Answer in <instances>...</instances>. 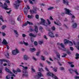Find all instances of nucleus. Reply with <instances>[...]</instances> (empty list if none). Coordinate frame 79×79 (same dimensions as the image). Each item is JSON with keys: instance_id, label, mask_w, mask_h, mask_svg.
Listing matches in <instances>:
<instances>
[{"instance_id": "f257e3e1", "label": "nucleus", "mask_w": 79, "mask_h": 79, "mask_svg": "<svg viewBox=\"0 0 79 79\" xmlns=\"http://www.w3.org/2000/svg\"><path fill=\"white\" fill-rule=\"evenodd\" d=\"M28 68V67H24L23 66V77H27L28 76V73L27 72V69Z\"/></svg>"}, {"instance_id": "f03ea898", "label": "nucleus", "mask_w": 79, "mask_h": 79, "mask_svg": "<svg viewBox=\"0 0 79 79\" xmlns=\"http://www.w3.org/2000/svg\"><path fill=\"white\" fill-rule=\"evenodd\" d=\"M22 2V1L19 0H17V1L15 2L14 5L16 9H18V7L20 5V3Z\"/></svg>"}, {"instance_id": "7ed1b4c3", "label": "nucleus", "mask_w": 79, "mask_h": 79, "mask_svg": "<svg viewBox=\"0 0 79 79\" xmlns=\"http://www.w3.org/2000/svg\"><path fill=\"white\" fill-rule=\"evenodd\" d=\"M40 19L41 22L40 23V24H42V25L46 27L48 26V24L47 23H46V21H45V20L42 18H40Z\"/></svg>"}, {"instance_id": "20e7f679", "label": "nucleus", "mask_w": 79, "mask_h": 79, "mask_svg": "<svg viewBox=\"0 0 79 79\" xmlns=\"http://www.w3.org/2000/svg\"><path fill=\"white\" fill-rule=\"evenodd\" d=\"M0 6L2 7V8H4L5 9V10H9L8 8V6H7V4L6 3H4V5H3L2 3L0 2Z\"/></svg>"}, {"instance_id": "39448f33", "label": "nucleus", "mask_w": 79, "mask_h": 79, "mask_svg": "<svg viewBox=\"0 0 79 79\" xmlns=\"http://www.w3.org/2000/svg\"><path fill=\"white\" fill-rule=\"evenodd\" d=\"M64 10L65 11V13L66 14H67V15H72V14L70 13V12H71V11L70 10L66 8H65Z\"/></svg>"}, {"instance_id": "423d86ee", "label": "nucleus", "mask_w": 79, "mask_h": 79, "mask_svg": "<svg viewBox=\"0 0 79 79\" xmlns=\"http://www.w3.org/2000/svg\"><path fill=\"white\" fill-rule=\"evenodd\" d=\"M19 53V50L17 49L12 51V55H17Z\"/></svg>"}, {"instance_id": "0eeeda50", "label": "nucleus", "mask_w": 79, "mask_h": 79, "mask_svg": "<svg viewBox=\"0 0 79 79\" xmlns=\"http://www.w3.org/2000/svg\"><path fill=\"white\" fill-rule=\"evenodd\" d=\"M37 8L35 7L33 9V10H30V13H31V14H33V13H36V11H37Z\"/></svg>"}, {"instance_id": "6e6552de", "label": "nucleus", "mask_w": 79, "mask_h": 79, "mask_svg": "<svg viewBox=\"0 0 79 79\" xmlns=\"http://www.w3.org/2000/svg\"><path fill=\"white\" fill-rule=\"evenodd\" d=\"M5 70L6 71H7V73H10V74H11V76H12L15 77V74L12 73H11V72L8 69H7V68H6L5 69Z\"/></svg>"}, {"instance_id": "1a4fd4ad", "label": "nucleus", "mask_w": 79, "mask_h": 79, "mask_svg": "<svg viewBox=\"0 0 79 79\" xmlns=\"http://www.w3.org/2000/svg\"><path fill=\"white\" fill-rule=\"evenodd\" d=\"M21 70L19 69H17V71L14 70H13V73H14L15 74H17V72L18 73H20L21 72Z\"/></svg>"}, {"instance_id": "9d476101", "label": "nucleus", "mask_w": 79, "mask_h": 79, "mask_svg": "<svg viewBox=\"0 0 79 79\" xmlns=\"http://www.w3.org/2000/svg\"><path fill=\"white\" fill-rule=\"evenodd\" d=\"M48 35L50 36V37H55V36H54L53 33L52 32H49Z\"/></svg>"}, {"instance_id": "9b49d317", "label": "nucleus", "mask_w": 79, "mask_h": 79, "mask_svg": "<svg viewBox=\"0 0 79 79\" xmlns=\"http://www.w3.org/2000/svg\"><path fill=\"white\" fill-rule=\"evenodd\" d=\"M1 64H2V62L3 61L4 62H6V63H9V60L5 59H1L0 60Z\"/></svg>"}, {"instance_id": "f8f14e48", "label": "nucleus", "mask_w": 79, "mask_h": 79, "mask_svg": "<svg viewBox=\"0 0 79 79\" xmlns=\"http://www.w3.org/2000/svg\"><path fill=\"white\" fill-rule=\"evenodd\" d=\"M14 32L16 37H18V36L19 35V34H18V31H17V30H14Z\"/></svg>"}, {"instance_id": "ddd939ff", "label": "nucleus", "mask_w": 79, "mask_h": 79, "mask_svg": "<svg viewBox=\"0 0 79 79\" xmlns=\"http://www.w3.org/2000/svg\"><path fill=\"white\" fill-rule=\"evenodd\" d=\"M77 23H74L72 26V28H76L77 27Z\"/></svg>"}, {"instance_id": "4468645a", "label": "nucleus", "mask_w": 79, "mask_h": 79, "mask_svg": "<svg viewBox=\"0 0 79 79\" xmlns=\"http://www.w3.org/2000/svg\"><path fill=\"white\" fill-rule=\"evenodd\" d=\"M27 17L28 18H29V19H32L34 18V15H27Z\"/></svg>"}, {"instance_id": "2eb2a0df", "label": "nucleus", "mask_w": 79, "mask_h": 79, "mask_svg": "<svg viewBox=\"0 0 79 79\" xmlns=\"http://www.w3.org/2000/svg\"><path fill=\"white\" fill-rule=\"evenodd\" d=\"M2 43V44H4V45H6L8 44V43H7V42L6 41V40H5V39L3 40Z\"/></svg>"}, {"instance_id": "dca6fc26", "label": "nucleus", "mask_w": 79, "mask_h": 79, "mask_svg": "<svg viewBox=\"0 0 79 79\" xmlns=\"http://www.w3.org/2000/svg\"><path fill=\"white\" fill-rule=\"evenodd\" d=\"M42 76V73H41L40 72H39L38 73V78H39V77H41Z\"/></svg>"}, {"instance_id": "f3484780", "label": "nucleus", "mask_w": 79, "mask_h": 79, "mask_svg": "<svg viewBox=\"0 0 79 79\" xmlns=\"http://www.w3.org/2000/svg\"><path fill=\"white\" fill-rule=\"evenodd\" d=\"M63 2L66 5H68V1L67 0H63Z\"/></svg>"}, {"instance_id": "a211bd4d", "label": "nucleus", "mask_w": 79, "mask_h": 79, "mask_svg": "<svg viewBox=\"0 0 79 79\" xmlns=\"http://www.w3.org/2000/svg\"><path fill=\"white\" fill-rule=\"evenodd\" d=\"M29 59V57L25 55L23 57V60H27Z\"/></svg>"}, {"instance_id": "6ab92c4d", "label": "nucleus", "mask_w": 79, "mask_h": 79, "mask_svg": "<svg viewBox=\"0 0 79 79\" xmlns=\"http://www.w3.org/2000/svg\"><path fill=\"white\" fill-rule=\"evenodd\" d=\"M58 45H60L62 48H64V46L63 43L60 44V43H57Z\"/></svg>"}, {"instance_id": "aec40b11", "label": "nucleus", "mask_w": 79, "mask_h": 79, "mask_svg": "<svg viewBox=\"0 0 79 79\" xmlns=\"http://www.w3.org/2000/svg\"><path fill=\"white\" fill-rule=\"evenodd\" d=\"M29 36H30V37H36V35H34V34L30 33L29 34Z\"/></svg>"}, {"instance_id": "412c9836", "label": "nucleus", "mask_w": 79, "mask_h": 79, "mask_svg": "<svg viewBox=\"0 0 79 79\" xmlns=\"http://www.w3.org/2000/svg\"><path fill=\"white\" fill-rule=\"evenodd\" d=\"M56 55L57 57V60H60V54L59 53H57Z\"/></svg>"}, {"instance_id": "4be33fe9", "label": "nucleus", "mask_w": 79, "mask_h": 79, "mask_svg": "<svg viewBox=\"0 0 79 79\" xmlns=\"http://www.w3.org/2000/svg\"><path fill=\"white\" fill-rule=\"evenodd\" d=\"M28 11V10H27V8H25V10L24 11V14L27 15V12Z\"/></svg>"}, {"instance_id": "5701e85b", "label": "nucleus", "mask_w": 79, "mask_h": 79, "mask_svg": "<svg viewBox=\"0 0 79 79\" xmlns=\"http://www.w3.org/2000/svg\"><path fill=\"white\" fill-rule=\"evenodd\" d=\"M54 23L55 24H56L57 26H61V23H57L55 21H54Z\"/></svg>"}, {"instance_id": "b1692460", "label": "nucleus", "mask_w": 79, "mask_h": 79, "mask_svg": "<svg viewBox=\"0 0 79 79\" xmlns=\"http://www.w3.org/2000/svg\"><path fill=\"white\" fill-rule=\"evenodd\" d=\"M64 44H67L68 43H69V41L68 40H66V39H65L64 40Z\"/></svg>"}, {"instance_id": "393cba45", "label": "nucleus", "mask_w": 79, "mask_h": 79, "mask_svg": "<svg viewBox=\"0 0 79 79\" xmlns=\"http://www.w3.org/2000/svg\"><path fill=\"white\" fill-rule=\"evenodd\" d=\"M5 55L8 58L9 57V53L7 52H6L4 53Z\"/></svg>"}, {"instance_id": "a878e982", "label": "nucleus", "mask_w": 79, "mask_h": 79, "mask_svg": "<svg viewBox=\"0 0 79 79\" xmlns=\"http://www.w3.org/2000/svg\"><path fill=\"white\" fill-rule=\"evenodd\" d=\"M54 9V7H53L50 6L48 8V10H52Z\"/></svg>"}, {"instance_id": "bb28decb", "label": "nucleus", "mask_w": 79, "mask_h": 79, "mask_svg": "<svg viewBox=\"0 0 79 79\" xmlns=\"http://www.w3.org/2000/svg\"><path fill=\"white\" fill-rule=\"evenodd\" d=\"M35 32H38V28H37V27L35 26Z\"/></svg>"}, {"instance_id": "cd10ccee", "label": "nucleus", "mask_w": 79, "mask_h": 79, "mask_svg": "<svg viewBox=\"0 0 79 79\" xmlns=\"http://www.w3.org/2000/svg\"><path fill=\"white\" fill-rule=\"evenodd\" d=\"M76 59H79V54H78V53H77L76 54Z\"/></svg>"}, {"instance_id": "c85d7f7f", "label": "nucleus", "mask_w": 79, "mask_h": 79, "mask_svg": "<svg viewBox=\"0 0 79 79\" xmlns=\"http://www.w3.org/2000/svg\"><path fill=\"white\" fill-rule=\"evenodd\" d=\"M30 50L31 52H34L35 51V48H30Z\"/></svg>"}, {"instance_id": "c756f323", "label": "nucleus", "mask_w": 79, "mask_h": 79, "mask_svg": "<svg viewBox=\"0 0 79 79\" xmlns=\"http://www.w3.org/2000/svg\"><path fill=\"white\" fill-rule=\"evenodd\" d=\"M22 17L21 16H19L17 18V19L18 21H21V19Z\"/></svg>"}, {"instance_id": "7c9ffc66", "label": "nucleus", "mask_w": 79, "mask_h": 79, "mask_svg": "<svg viewBox=\"0 0 79 79\" xmlns=\"http://www.w3.org/2000/svg\"><path fill=\"white\" fill-rule=\"evenodd\" d=\"M53 71H54V72H56L57 71V69H58L57 68H53L52 69Z\"/></svg>"}, {"instance_id": "2f4dec72", "label": "nucleus", "mask_w": 79, "mask_h": 79, "mask_svg": "<svg viewBox=\"0 0 79 79\" xmlns=\"http://www.w3.org/2000/svg\"><path fill=\"white\" fill-rule=\"evenodd\" d=\"M75 18V17L74 15H73L72 17V23H73L74 22V19Z\"/></svg>"}, {"instance_id": "473e14b6", "label": "nucleus", "mask_w": 79, "mask_h": 79, "mask_svg": "<svg viewBox=\"0 0 79 79\" xmlns=\"http://www.w3.org/2000/svg\"><path fill=\"white\" fill-rule=\"evenodd\" d=\"M74 71L75 72L77 75H79V73H78V72H77V69H75Z\"/></svg>"}, {"instance_id": "72a5a7b5", "label": "nucleus", "mask_w": 79, "mask_h": 79, "mask_svg": "<svg viewBox=\"0 0 79 79\" xmlns=\"http://www.w3.org/2000/svg\"><path fill=\"white\" fill-rule=\"evenodd\" d=\"M1 34L3 37H5L6 35V34H5L4 32H2Z\"/></svg>"}, {"instance_id": "f704fd0d", "label": "nucleus", "mask_w": 79, "mask_h": 79, "mask_svg": "<svg viewBox=\"0 0 79 79\" xmlns=\"http://www.w3.org/2000/svg\"><path fill=\"white\" fill-rule=\"evenodd\" d=\"M27 24H28L30 25H33V23H31L28 21H27Z\"/></svg>"}, {"instance_id": "c9c22d12", "label": "nucleus", "mask_w": 79, "mask_h": 79, "mask_svg": "<svg viewBox=\"0 0 79 79\" xmlns=\"http://www.w3.org/2000/svg\"><path fill=\"white\" fill-rule=\"evenodd\" d=\"M6 27V25H3L2 27V29H5Z\"/></svg>"}, {"instance_id": "e433bc0d", "label": "nucleus", "mask_w": 79, "mask_h": 79, "mask_svg": "<svg viewBox=\"0 0 79 79\" xmlns=\"http://www.w3.org/2000/svg\"><path fill=\"white\" fill-rule=\"evenodd\" d=\"M69 45H70V46H72V45H73V43H72V42H71V41H69Z\"/></svg>"}, {"instance_id": "4c0bfd02", "label": "nucleus", "mask_w": 79, "mask_h": 79, "mask_svg": "<svg viewBox=\"0 0 79 79\" xmlns=\"http://www.w3.org/2000/svg\"><path fill=\"white\" fill-rule=\"evenodd\" d=\"M38 70L39 71H41H41H44V70L42 68H41L40 69V68H38Z\"/></svg>"}, {"instance_id": "58836bf2", "label": "nucleus", "mask_w": 79, "mask_h": 79, "mask_svg": "<svg viewBox=\"0 0 79 79\" xmlns=\"http://www.w3.org/2000/svg\"><path fill=\"white\" fill-rule=\"evenodd\" d=\"M23 43L25 45H26V46H27V45H28V43H27L23 41Z\"/></svg>"}, {"instance_id": "ea45409f", "label": "nucleus", "mask_w": 79, "mask_h": 79, "mask_svg": "<svg viewBox=\"0 0 79 79\" xmlns=\"http://www.w3.org/2000/svg\"><path fill=\"white\" fill-rule=\"evenodd\" d=\"M0 19H1V20L2 21V22H4V20H3V19L2 17V16H1L0 17Z\"/></svg>"}, {"instance_id": "a19ab883", "label": "nucleus", "mask_w": 79, "mask_h": 79, "mask_svg": "<svg viewBox=\"0 0 79 79\" xmlns=\"http://www.w3.org/2000/svg\"><path fill=\"white\" fill-rule=\"evenodd\" d=\"M39 44L40 45H42L43 44V41H39Z\"/></svg>"}, {"instance_id": "79ce46f5", "label": "nucleus", "mask_w": 79, "mask_h": 79, "mask_svg": "<svg viewBox=\"0 0 79 79\" xmlns=\"http://www.w3.org/2000/svg\"><path fill=\"white\" fill-rule=\"evenodd\" d=\"M41 59L43 61H45V58H44V56H41Z\"/></svg>"}, {"instance_id": "37998d69", "label": "nucleus", "mask_w": 79, "mask_h": 79, "mask_svg": "<svg viewBox=\"0 0 79 79\" xmlns=\"http://www.w3.org/2000/svg\"><path fill=\"white\" fill-rule=\"evenodd\" d=\"M60 69L61 70V71H63L64 69V68L63 67H60Z\"/></svg>"}, {"instance_id": "c03bdc74", "label": "nucleus", "mask_w": 79, "mask_h": 79, "mask_svg": "<svg viewBox=\"0 0 79 79\" xmlns=\"http://www.w3.org/2000/svg\"><path fill=\"white\" fill-rule=\"evenodd\" d=\"M28 23H27H27H25V24H23V26H27V24Z\"/></svg>"}, {"instance_id": "a18cd8bd", "label": "nucleus", "mask_w": 79, "mask_h": 79, "mask_svg": "<svg viewBox=\"0 0 79 79\" xmlns=\"http://www.w3.org/2000/svg\"><path fill=\"white\" fill-rule=\"evenodd\" d=\"M63 55H64V56H62V57H66V56L67 55L66 54H64V53H63Z\"/></svg>"}, {"instance_id": "49530a36", "label": "nucleus", "mask_w": 79, "mask_h": 79, "mask_svg": "<svg viewBox=\"0 0 79 79\" xmlns=\"http://www.w3.org/2000/svg\"><path fill=\"white\" fill-rule=\"evenodd\" d=\"M74 78L75 79H79V76H76L75 77H74Z\"/></svg>"}, {"instance_id": "de8ad7c7", "label": "nucleus", "mask_w": 79, "mask_h": 79, "mask_svg": "<svg viewBox=\"0 0 79 79\" xmlns=\"http://www.w3.org/2000/svg\"><path fill=\"white\" fill-rule=\"evenodd\" d=\"M6 79H10V75H7L6 77Z\"/></svg>"}, {"instance_id": "09e8293b", "label": "nucleus", "mask_w": 79, "mask_h": 79, "mask_svg": "<svg viewBox=\"0 0 79 79\" xmlns=\"http://www.w3.org/2000/svg\"><path fill=\"white\" fill-rule=\"evenodd\" d=\"M75 9L77 10H78L79 9V6H77L75 8Z\"/></svg>"}, {"instance_id": "8fccbe9b", "label": "nucleus", "mask_w": 79, "mask_h": 79, "mask_svg": "<svg viewBox=\"0 0 79 79\" xmlns=\"http://www.w3.org/2000/svg\"><path fill=\"white\" fill-rule=\"evenodd\" d=\"M47 21L48 23V24H51V22H50V21L49 20H48V19H47Z\"/></svg>"}, {"instance_id": "3c124183", "label": "nucleus", "mask_w": 79, "mask_h": 79, "mask_svg": "<svg viewBox=\"0 0 79 79\" xmlns=\"http://www.w3.org/2000/svg\"><path fill=\"white\" fill-rule=\"evenodd\" d=\"M29 2L31 4H32V5H33V2L31 0H29Z\"/></svg>"}, {"instance_id": "603ef678", "label": "nucleus", "mask_w": 79, "mask_h": 79, "mask_svg": "<svg viewBox=\"0 0 79 79\" xmlns=\"http://www.w3.org/2000/svg\"><path fill=\"white\" fill-rule=\"evenodd\" d=\"M46 61L48 64H51V62H50V61L48 60H46Z\"/></svg>"}, {"instance_id": "864d4df0", "label": "nucleus", "mask_w": 79, "mask_h": 79, "mask_svg": "<svg viewBox=\"0 0 79 79\" xmlns=\"http://www.w3.org/2000/svg\"><path fill=\"white\" fill-rule=\"evenodd\" d=\"M70 48L71 50L72 51H73V50H74V48L72 47H70Z\"/></svg>"}, {"instance_id": "5fc2aeb1", "label": "nucleus", "mask_w": 79, "mask_h": 79, "mask_svg": "<svg viewBox=\"0 0 79 79\" xmlns=\"http://www.w3.org/2000/svg\"><path fill=\"white\" fill-rule=\"evenodd\" d=\"M69 71L70 72V74H72V73H73V72H73V70H72L71 69H69Z\"/></svg>"}, {"instance_id": "6e6d98bb", "label": "nucleus", "mask_w": 79, "mask_h": 79, "mask_svg": "<svg viewBox=\"0 0 79 79\" xmlns=\"http://www.w3.org/2000/svg\"><path fill=\"white\" fill-rule=\"evenodd\" d=\"M6 2V3H10V2L9 0H5Z\"/></svg>"}, {"instance_id": "4d7b16f0", "label": "nucleus", "mask_w": 79, "mask_h": 79, "mask_svg": "<svg viewBox=\"0 0 79 79\" xmlns=\"http://www.w3.org/2000/svg\"><path fill=\"white\" fill-rule=\"evenodd\" d=\"M52 30H53V31H54V30H55V27H52Z\"/></svg>"}, {"instance_id": "13d9d810", "label": "nucleus", "mask_w": 79, "mask_h": 79, "mask_svg": "<svg viewBox=\"0 0 79 79\" xmlns=\"http://www.w3.org/2000/svg\"><path fill=\"white\" fill-rule=\"evenodd\" d=\"M68 63L69 64H71L73 63V62H68Z\"/></svg>"}, {"instance_id": "bf43d9fd", "label": "nucleus", "mask_w": 79, "mask_h": 79, "mask_svg": "<svg viewBox=\"0 0 79 79\" xmlns=\"http://www.w3.org/2000/svg\"><path fill=\"white\" fill-rule=\"evenodd\" d=\"M6 13L8 15H9V14H10V13H11V10H10L9 11H8V12L6 11Z\"/></svg>"}, {"instance_id": "052dcab7", "label": "nucleus", "mask_w": 79, "mask_h": 79, "mask_svg": "<svg viewBox=\"0 0 79 79\" xmlns=\"http://www.w3.org/2000/svg\"><path fill=\"white\" fill-rule=\"evenodd\" d=\"M50 19L51 20H53V19L52 18V16H50Z\"/></svg>"}, {"instance_id": "680f3d73", "label": "nucleus", "mask_w": 79, "mask_h": 79, "mask_svg": "<svg viewBox=\"0 0 79 79\" xmlns=\"http://www.w3.org/2000/svg\"><path fill=\"white\" fill-rule=\"evenodd\" d=\"M67 53H68L69 55H71V52L69 51H67Z\"/></svg>"}, {"instance_id": "e2e57ef3", "label": "nucleus", "mask_w": 79, "mask_h": 79, "mask_svg": "<svg viewBox=\"0 0 79 79\" xmlns=\"http://www.w3.org/2000/svg\"><path fill=\"white\" fill-rule=\"evenodd\" d=\"M31 70H32V71H33V72H35V70L33 68H31Z\"/></svg>"}, {"instance_id": "0e129e2a", "label": "nucleus", "mask_w": 79, "mask_h": 79, "mask_svg": "<svg viewBox=\"0 0 79 79\" xmlns=\"http://www.w3.org/2000/svg\"><path fill=\"white\" fill-rule=\"evenodd\" d=\"M58 64H59V66H62V64H61L60 62H58Z\"/></svg>"}, {"instance_id": "69168bd1", "label": "nucleus", "mask_w": 79, "mask_h": 79, "mask_svg": "<svg viewBox=\"0 0 79 79\" xmlns=\"http://www.w3.org/2000/svg\"><path fill=\"white\" fill-rule=\"evenodd\" d=\"M35 18L36 19H39V16L38 15H36L35 16Z\"/></svg>"}, {"instance_id": "338daca9", "label": "nucleus", "mask_w": 79, "mask_h": 79, "mask_svg": "<svg viewBox=\"0 0 79 79\" xmlns=\"http://www.w3.org/2000/svg\"><path fill=\"white\" fill-rule=\"evenodd\" d=\"M34 44H35V45H37V42H35L34 43Z\"/></svg>"}, {"instance_id": "774afa93", "label": "nucleus", "mask_w": 79, "mask_h": 79, "mask_svg": "<svg viewBox=\"0 0 79 79\" xmlns=\"http://www.w3.org/2000/svg\"><path fill=\"white\" fill-rule=\"evenodd\" d=\"M29 31L30 32H32V31H33V29L32 28H31L29 29Z\"/></svg>"}]
</instances>
